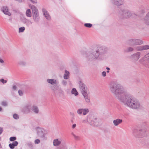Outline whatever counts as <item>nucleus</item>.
<instances>
[{
	"label": "nucleus",
	"instance_id": "obj_47",
	"mask_svg": "<svg viewBox=\"0 0 149 149\" xmlns=\"http://www.w3.org/2000/svg\"><path fill=\"white\" fill-rule=\"evenodd\" d=\"M34 4H36L37 3V0H30Z\"/></svg>",
	"mask_w": 149,
	"mask_h": 149
},
{
	"label": "nucleus",
	"instance_id": "obj_31",
	"mask_svg": "<svg viewBox=\"0 0 149 149\" xmlns=\"http://www.w3.org/2000/svg\"><path fill=\"white\" fill-rule=\"evenodd\" d=\"M136 49L137 51H143V45L138 46L136 47Z\"/></svg>",
	"mask_w": 149,
	"mask_h": 149
},
{
	"label": "nucleus",
	"instance_id": "obj_36",
	"mask_svg": "<svg viewBox=\"0 0 149 149\" xmlns=\"http://www.w3.org/2000/svg\"><path fill=\"white\" fill-rule=\"evenodd\" d=\"M83 110V108H80L79 109L77 110V113L79 115H81L82 114V110Z\"/></svg>",
	"mask_w": 149,
	"mask_h": 149
},
{
	"label": "nucleus",
	"instance_id": "obj_26",
	"mask_svg": "<svg viewBox=\"0 0 149 149\" xmlns=\"http://www.w3.org/2000/svg\"><path fill=\"white\" fill-rule=\"evenodd\" d=\"M24 23L28 26H29L32 24L33 23L29 19H26L24 21Z\"/></svg>",
	"mask_w": 149,
	"mask_h": 149
},
{
	"label": "nucleus",
	"instance_id": "obj_32",
	"mask_svg": "<svg viewBox=\"0 0 149 149\" xmlns=\"http://www.w3.org/2000/svg\"><path fill=\"white\" fill-rule=\"evenodd\" d=\"M72 134L75 140H78L80 139V137L79 136L76 135L74 134L73 133H72Z\"/></svg>",
	"mask_w": 149,
	"mask_h": 149
},
{
	"label": "nucleus",
	"instance_id": "obj_54",
	"mask_svg": "<svg viewBox=\"0 0 149 149\" xmlns=\"http://www.w3.org/2000/svg\"><path fill=\"white\" fill-rule=\"evenodd\" d=\"M106 69L107 70H110V68L108 67H107L106 68Z\"/></svg>",
	"mask_w": 149,
	"mask_h": 149
},
{
	"label": "nucleus",
	"instance_id": "obj_49",
	"mask_svg": "<svg viewBox=\"0 0 149 149\" xmlns=\"http://www.w3.org/2000/svg\"><path fill=\"white\" fill-rule=\"evenodd\" d=\"M4 62V61L1 58H0V63H3Z\"/></svg>",
	"mask_w": 149,
	"mask_h": 149
},
{
	"label": "nucleus",
	"instance_id": "obj_27",
	"mask_svg": "<svg viewBox=\"0 0 149 149\" xmlns=\"http://www.w3.org/2000/svg\"><path fill=\"white\" fill-rule=\"evenodd\" d=\"M134 50V49L133 48L131 47H129L125 49L124 50V52H132Z\"/></svg>",
	"mask_w": 149,
	"mask_h": 149
},
{
	"label": "nucleus",
	"instance_id": "obj_33",
	"mask_svg": "<svg viewBox=\"0 0 149 149\" xmlns=\"http://www.w3.org/2000/svg\"><path fill=\"white\" fill-rule=\"evenodd\" d=\"M144 23L147 25H149V18H146L145 17L144 18Z\"/></svg>",
	"mask_w": 149,
	"mask_h": 149
},
{
	"label": "nucleus",
	"instance_id": "obj_44",
	"mask_svg": "<svg viewBox=\"0 0 149 149\" xmlns=\"http://www.w3.org/2000/svg\"><path fill=\"white\" fill-rule=\"evenodd\" d=\"M1 105L4 106H6L7 105V102L6 101H3L1 103Z\"/></svg>",
	"mask_w": 149,
	"mask_h": 149
},
{
	"label": "nucleus",
	"instance_id": "obj_34",
	"mask_svg": "<svg viewBox=\"0 0 149 149\" xmlns=\"http://www.w3.org/2000/svg\"><path fill=\"white\" fill-rule=\"evenodd\" d=\"M143 51L147 50L149 49V45H143Z\"/></svg>",
	"mask_w": 149,
	"mask_h": 149
},
{
	"label": "nucleus",
	"instance_id": "obj_53",
	"mask_svg": "<svg viewBox=\"0 0 149 149\" xmlns=\"http://www.w3.org/2000/svg\"><path fill=\"white\" fill-rule=\"evenodd\" d=\"M141 12L142 13H145V10L143 9H142V10H141Z\"/></svg>",
	"mask_w": 149,
	"mask_h": 149
},
{
	"label": "nucleus",
	"instance_id": "obj_2",
	"mask_svg": "<svg viewBox=\"0 0 149 149\" xmlns=\"http://www.w3.org/2000/svg\"><path fill=\"white\" fill-rule=\"evenodd\" d=\"M109 88L111 93L120 102L127 93L118 82L113 81L110 83Z\"/></svg>",
	"mask_w": 149,
	"mask_h": 149
},
{
	"label": "nucleus",
	"instance_id": "obj_19",
	"mask_svg": "<svg viewBox=\"0 0 149 149\" xmlns=\"http://www.w3.org/2000/svg\"><path fill=\"white\" fill-rule=\"evenodd\" d=\"M88 92L83 93V94H82L84 97L86 102L88 103H90V98L88 95Z\"/></svg>",
	"mask_w": 149,
	"mask_h": 149
},
{
	"label": "nucleus",
	"instance_id": "obj_39",
	"mask_svg": "<svg viewBox=\"0 0 149 149\" xmlns=\"http://www.w3.org/2000/svg\"><path fill=\"white\" fill-rule=\"evenodd\" d=\"M67 82L64 80H63L61 82L62 85L64 86H65L67 84Z\"/></svg>",
	"mask_w": 149,
	"mask_h": 149
},
{
	"label": "nucleus",
	"instance_id": "obj_11",
	"mask_svg": "<svg viewBox=\"0 0 149 149\" xmlns=\"http://www.w3.org/2000/svg\"><path fill=\"white\" fill-rule=\"evenodd\" d=\"M37 133L38 135L43 139H46L45 134L44 132V129L40 127H38L37 129Z\"/></svg>",
	"mask_w": 149,
	"mask_h": 149
},
{
	"label": "nucleus",
	"instance_id": "obj_8",
	"mask_svg": "<svg viewBox=\"0 0 149 149\" xmlns=\"http://www.w3.org/2000/svg\"><path fill=\"white\" fill-rule=\"evenodd\" d=\"M86 121L88 124L91 125L97 126L98 125V122L97 118H92L91 115L88 116Z\"/></svg>",
	"mask_w": 149,
	"mask_h": 149
},
{
	"label": "nucleus",
	"instance_id": "obj_18",
	"mask_svg": "<svg viewBox=\"0 0 149 149\" xmlns=\"http://www.w3.org/2000/svg\"><path fill=\"white\" fill-rule=\"evenodd\" d=\"M61 139H54L53 141V145L55 146H59L61 144Z\"/></svg>",
	"mask_w": 149,
	"mask_h": 149
},
{
	"label": "nucleus",
	"instance_id": "obj_56",
	"mask_svg": "<svg viewBox=\"0 0 149 149\" xmlns=\"http://www.w3.org/2000/svg\"><path fill=\"white\" fill-rule=\"evenodd\" d=\"M2 110V108L1 107H0V111H1Z\"/></svg>",
	"mask_w": 149,
	"mask_h": 149
},
{
	"label": "nucleus",
	"instance_id": "obj_51",
	"mask_svg": "<svg viewBox=\"0 0 149 149\" xmlns=\"http://www.w3.org/2000/svg\"><path fill=\"white\" fill-rule=\"evenodd\" d=\"M146 18H149V12L147 14L146 16L145 17Z\"/></svg>",
	"mask_w": 149,
	"mask_h": 149
},
{
	"label": "nucleus",
	"instance_id": "obj_1",
	"mask_svg": "<svg viewBox=\"0 0 149 149\" xmlns=\"http://www.w3.org/2000/svg\"><path fill=\"white\" fill-rule=\"evenodd\" d=\"M107 52L106 48L102 46H98L96 48L88 52L85 57L88 61H94L103 59Z\"/></svg>",
	"mask_w": 149,
	"mask_h": 149
},
{
	"label": "nucleus",
	"instance_id": "obj_58",
	"mask_svg": "<svg viewBox=\"0 0 149 149\" xmlns=\"http://www.w3.org/2000/svg\"><path fill=\"white\" fill-rule=\"evenodd\" d=\"M57 149H61V148H57Z\"/></svg>",
	"mask_w": 149,
	"mask_h": 149
},
{
	"label": "nucleus",
	"instance_id": "obj_9",
	"mask_svg": "<svg viewBox=\"0 0 149 149\" xmlns=\"http://www.w3.org/2000/svg\"><path fill=\"white\" fill-rule=\"evenodd\" d=\"M141 53L138 52L134 53L130 56V58L134 62H136L138 61L140 57Z\"/></svg>",
	"mask_w": 149,
	"mask_h": 149
},
{
	"label": "nucleus",
	"instance_id": "obj_5",
	"mask_svg": "<svg viewBox=\"0 0 149 149\" xmlns=\"http://www.w3.org/2000/svg\"><path fill=\"white\" fill-rule=\"evenodd\" d=\"M132 15L131 12L127 9H121L118 13V16L121 19H127L131 16Z\"/></svg>",
	"mask_w": 149,
	"mask_h": 149
},
{
	"label": "nucleus",
	"instance_id": "obj_7",
	"mask_svg": "<svg viewBox=\"0 0 149 149\" xmlns=\"http://www.w3.org/2000/svg\"><path fill=\"white\" fill-rule=\"evenodd\" d=\"M143 42L142 40L137 39H130L127 41V43L130 45H138L143 44Z\"/></svg>",
	"mask_w": 149,
	"mask_h": 149
},
{
	"label": "nucleus",
	"instance_id": "obj_55",
	"mask_svg": "<svg viewBox=\"0 0 149 149\" xmlns=\"http://www.w3.org/2000/svg\"><path fill=\"white\" fill-rule=\"evenodd\" d=\"M86 122V120H83V121H82V123H85V122Z\"/></svg>",
	"mask_w": 149,
	"mask_h": 149
},
{
	"label": "nucleus",
	"instance_id": "obj_28",
	"mask_svg": "<svg viewBox=\"0 0 149 149\" xmlns=\"http://www.w3.org/2000/svg\"><path fill=\"white\" fill-rule=\"evenodd\" d=\"M71 93L72 94L74 95L75 96H77L78 95V93L75 88H73L71 91Z\"/></svg>",
	"mask_w": 149,
	"mask_h": 149
},
{
	"label": "nucleus",
	"instance_id": "obj_15",
	"mask_svg": "<svg viewBox=\"0 0 149 149\" xmlns=\"http://www.w3.org/2000/svg\"><path fill=\"white\" fill-rule=\"evenodd\" d=\"M147 60V61H149V53L143 57L141 58L139 61V62L141 64H144L145 63V61Z\"/></svg>",
	"mask_w": 149,
	"mask_h": 149
},
{
	"label": "nucleus",
	"instance_id": "obj_23",
	"mask_svg": "<svg viewBox=\"0 0 149 149\" xmlns=\"http://www.w3.org/2000/svg\"><path fill=\"white\" fill-rule=\"evenodd\" d=\"M18 143L17 141H14L12 143H10L9 146L10 149H14L15 146L17 145Z\"/></svg>",
	"mask_w": 149,
	"mask_h": 149
},
{
	"label": "nucleus",
	"instance_id": "obj_41",
	"mask_svg": "<svg viewBox=\"0 0 149 149\" xmlns=\"http://www.w3.org/2000/svg\"><path fill=\"white\" fill-rule=\"evenodd\" d=\"M18 93L20 96H22L23 95V93L22 91L21 90L18 91Z\"/></svg>",
	"mask_w": 149,
	"mask_h": 149
},
{
	"label": "nucleus",
	"instance_id": "obj_46",
	"mask_svg": "<svg viewBox=\"0 0 149 149\" xmlns=\"http://www.w3.org/2000/svg\"><path fill=\"white\" fill-rule=\"evenodd\" d=\"M106 72L105 71H103L102 72V76L104 77H105L106 75Z\"/></svg>",
	"mask_w": 149,
	"mask_h": 149
},
{
	"label": "nucleus",
	"instance_id": "obj_29",
	"mask_svg": "<svg viewBox=\"0 0 149 149\" xmlns=\"http://www.w3.org/2000/svg\"><path fill=\"white\" fill-rule=\"evenodd\" d=\"M142 141L141 142L143 144L145 145H147L149 143V141L147 139H142Z\"/></svg>",
	"mask_w": 149,
	"mask_h": 149
},
{
	"label": "nucleus",
	"instance_id": "obj_22",
	"mask_svg": "<svg viewBox=\"0 0 149 149\" xmlns=\"http://www.w3.org/2000/svg\"><path fill=\"white\" fill-rule=\"evenodd\" d=\"M47 82L52 85H54L56 84L57 81L54 79H47Z\"/></svg>",
	"mask_w": 149,
	"mask_h": 149
},
{
	"label": "nucleus",
	"instance_id": "obj_50",
	"mask_svg": "<svg viewBox=\"0 0 149 149\" xmlns=\"http://www.w3.org/2000/svg\"><path fill=\"white\" fill-rule=\"evenodd\" d=\"M3 131V129L1 127H0V134H1L2 132Z\"/></svg>",
	"mask_w": 149,
	"mask_h": 149
},
{
	"label": "nucleus",
	"instance_id": "obj_35",
	"mask_svg": "<svg viewBox=\"0 0 149 149\" xmlns=\"http://www.w3.org/2000/svg\"><path fill=\"white\" fill-rule=\"evenodd\" d=\"M58 86L57 85L53 86L51 87V89L54 91H55L58 89Z\"/></svg>",
	"mask_w": 149,
	"mask_h": 149
},
{
	"label": "nucleus",
	"instance_id": "obj_4",
	"mask_svg": "<svg viewBox=\"0 0 149 149\" xmlns=\"http://www.w3.org/2000/svg\"><path fill=\"white\" fill-rule=\"evenodd\" d=\"M134 135L136 138H143L147 136L148 135V131L147 126L145 123H143L141 128L137 133L134 130L133 132Z\"/></svg>",
	"mask_w": 149,
	"mask_h": 149
},
{
	"label": "nucleus",
	"instance_id": "obj_6",
	"mask_svg": "<svg viewBox=\"0 0 149 149\" xmlns=\"http://www.w3.org/2000/svg\"><path fill=\"white\" fill-rule=\"evenodd\" d=\"M32 10L33 19L35 23H38L40 20V17L38 9L33 5L30 6Z\"/></svg>",
	"mask_w": 149,
	"mask_h": 149
},
{
	"label": "nucleus",
	"instance_id": "obj_30",
	"mask_svg": "<svg viewBox=\"0 0 149 149\" xmlns=\"http://www.w3.org/2000/svg\"><path fill=\"white\" fill-rule=\"evenodd\" d=\"M89 111L88 109H83V110H82L83 114L84 116L86 115L89 112Z\"/></svg>",
	"mask_w": 149,
	"mask_h": 149
},
{
	"label": "nucleus",
	"instance_id": "obj_43",
	"mask_svg": "<svg viewBox=\"0 0 149 149\" xmlns=\"http://www.w3.org/2000/svg\"><path fill=\"white\" fill-rule=\"evenodd\" d=\"M0 81L3 84L6 83L7 82V81L6 80H5L3 79H1Z\"/></svg>",
	"mask_w": 149,
	"mask_h": 149
},
{
	"label": "nucleus",
	"instance_id": "obj_48",
	"mask_svg": "<svg viewBox=\"0 0 149 149\" xmlns=\"http://www.w3.org/2000/svg\"><path fill=\"white\" fill-rule=\"evenodd\" d=\"M76 126V124H74L72 125V129H74Z\"/></svg>",
	"mask_w": 149,
	"mask_h": 149
},
{
	"label": "nucleus",
	"instance_id": "obj_14",
	"mask_svg": "<svg viewBox=\"0 0 149 149\" xmlns=\"http://www.w3.org/2000/svg\"><path fill=\"white\" fill-rule=\"evenodd\" d=\"M42 12L43 15L46 19L50 20L51 19V17L47 10L45 8L42 9Z\"/></svg>",
	"mask_w": 149,
	"mask_h": 149
},
{
	"label": "nucleus",
	"instance_id": "obj_38",
	"mask_svg": "<svg viewBox=\"0 0 149 149\" xmlns=\"http://www.w3.org/2000/svg\"><path fill=\"white\" fill-rule=\"evenodd\" d=\"M84 26L88 28H91L92 26V24L90 23H85L84 24Z\"/></svg>",
	"mask_w": 149,
	"mask_h": 149
},
{
	"label": "nucleus",
	"instance_id": "obj_40",
	"mask_svg": "<svg viewBox=\"0 0 149 149\" xmlns=\"http://www.w3.org/2000/svg\"><path fill=\"white\" fill-rule=\"evenodd\" d=\"M13 116L14 119L16 120L18 119L19 118L18 115L16 113L14 114Z\"/></svg>",
	"mask_w": 149,
	"mask_h": 149
},
{
	"label": "nucleus",
	"instance_id": "obj_37",
	"mask_svg": "<svg viewBox=\"0 0 149 149\" xmlns=\"http://www.w3.org/2000/svg\"><path fill=\"white\" fill-rule=\"evenodd\" d=\"M25 28L24 27H22L19 28V33L23 32L24 30H25Z\"/></svg>",
	"mask_w": 149,
	"mask_h": 149
},
{
	"label": "nucleus",
	"instance_id": "obj_16",
	"mask_svg": "<svg viewBox=\"0 0 149 149\" xmlns=\"http://www.w3.org/2000/svg\"><path fill=\"white\" fill-rule=\"evenodd\" d=\"M31 112L36 114H38L39 112V110L38 107L36 105H33Z\"/></svg>",
	"mask_w": 149,
	"mask_h": 149
},
{
	"label": "nucleus",
	"instance_id": "obj_25",
	"mask_svg": "<svg viewBox=\"0 0 149 149\" xmlns=\"http://www.w3.org/2000/svg\"><path fill=\"white\" fill-rule=\"evenodd\" d=\"M69 72L67 70L65 71V73L63 75V78L65 79H68L69 77Z\"/></svg>",
	"mask_w": 149,
	"mask_h": 149
},
{
	"label": "nucleus",
	"instance_id": "obj_52",
	"mask_svg": "<svg viewBox=\"0 0 149 149\" xmlns=\"http://www.w3.org/2000/svg\"><path fill=\"white\" fill-rule=\"evenodd\" d=\"M17 87L16 86H13V89L14 90L16 89Z\"/></svg>",
	"mask_w": 149,
	"mask_h": 149
},
{
	"label": "nucleus",
	"instance_id": "obj_57",
	"mask_svg": "<svg viewBox=\"0 0 149 149\" xmlns=\"http://www.w3.org/2000/svg\"><path fill=\"white\" fill-rule=\"evenodd\" d=\"M109 70H107V73H109Z\"/></svg>",
	"mask_w": 149,
	"mask_h": 149
},
{
	"label": "nucleus",
	"instance_id": "obj_17",
	"mask_svg": "<svg viewBox=\"0 0 149 149\" xmlns=\"http://www.w3.org/2000/svg\"><path fill=\"white\" fill-rule=\"evenodd\" d=\"M112 3L117 6H120L123 3V0H111Z\"/></svg>",
	"mask_w": 149,
	"mask_h": 149
},
{
	"label": "nucleus",
	"instance_id": "obj_24",
	"mask_svg": "<svg viewBox=\"0 0 149 149\" xmlns=\"http://www.w3.org/2000/svg\"><path fill=\"white\" fill-rule=\"evenodd\" d=\"M25 15L27 17H31L32 16V13L31 10L29 9H26L25 12Z\"/></svg>",
	"mask_w": 149,
	"mask_h": 149
},
{
	"label": "nucleus",
	"instance_id": "obj_10",
	"mask_svg": "<svg viewBox=\"0 0 149 149\" xmlns=\"http://www.w3.org/2000/svg\"><path fill=\"white\" fill-rule=\"evenodd\" d=\"M79 84L80 90L82 94L88 92L87 87L84 83L80 81Z\"/></svg>",
	"mask_w": 149,
	"mask_h": 149
},
{
	"label": "nucleus",
	"instance_id": "obj_12",
	"mask_svg": "<svg viewBox=\"0 0 149 149\" xmlns=\"http://www.w3.org/2000/svg\"><path fill=\"white\" fill-rule=\"evenodd\" d=\"M32 105L30 103L26 104L23 108V111L26 113H28L31 112Z\"/></svg>",
	"mask_w": 149,
	"mask_h": 149
},
{
	"label": "nucleus",
	"instance_id": "obj_45",
	"mask_svg": "<svg viewBox=\"0 0 149 149\" xmlns=\"http://www.w3.org/2000/svg\"><path fill=\"white\" fill-rule=\"evenodd\" d=\"M40 143V140L39 139H37L35 141V144H38Z\"/></svg>",
	"mask_w": 149,
	"mask_h": 149
},
{
	"label": "nucleus",
	"instance_id": "obj_13",
	"mask_svg": "<svg viewBox=\"0 0 149 149\" xmlns=\"http://www.w3.org/2000/svg\"><path fill=\"white\" fill-rule=\"evenodd\" d=\"M1 10L6 15L10 16L11 15V13L9 12V9L6 6H3L1 8Z\"/></svg>",
	"mask_w": 149,
	"mask_h": 149
},
{
	"label": "nucleus",
	"instance_id": "obj_21",
	"mask_svg": "<svg viewBox=\"0 0 149 149\" xmlns=\"http://www.w3.org/2000/svg\"><path fill=\"white\" fill-rule=\"evenodd\" d=\"M122 122V120L119 119H117L113 121V123L115 126H117Z\"/></svg>",
	"mask_w": 149,
	"mask_h": 149
},
{
	"label": "nucleus",
	"instance_id": "obj_42",
	"mask_svg": "<svg viewBox=\"0 0 149 149\" xmlns=\"http://www.w3.org/2000/svg\"><path fill=\"white\" fill-rule=\"evenodd\" d=\"M16 138L15 137H12L10 138V140L11 141H14L16 140Z\"/></svg>",
	"mask_w": 149,
	"mask_h": 149
},
{
	"label": "nucleus",
	"instance_id": "obj_3",
	"mask_svg": "<svg viewBox=\"0 0 149 149\" xmlns=\"http://www.w3.org/2000/svg\"><path fill=\"white\" fill-rule=\"evenodd\" d=\"M120 102L125 105L133 109L139 110L142 107V106L139 101L133 97L128 93Z\"/></svg>",
	"mask_w": 149,
	"mask_h": 149
},
{
	"label": "nucleus",
	"instance_id": "obj_20",
	"mask_svg": "<svg viewBox=\"0 0 149 149\" xmlns=\"http://www.w3.org/2000/svg\"><path fill=\"white\" fill-rule=\"evenodd\" d=\"M18 65L20 66L24 67L26 65V61L24 60H20L17 62Z\"/></svg>",
	"mask_w": 149,
	"mask_h": 149
}]
</instances>
